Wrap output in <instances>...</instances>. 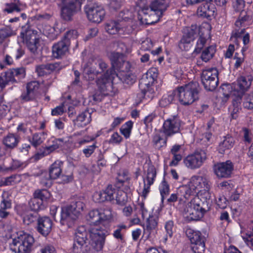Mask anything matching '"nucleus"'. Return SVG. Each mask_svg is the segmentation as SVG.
Here are the masks:
<instances>
[{
  "instance_id": "33",
  "label": "nucleus",
  "mask_w": 253,
  "mask_h": 253,
  "mask_svg": "<svg viewBox=\"0 0 253 253\" xmlns=\"http://www.w3.org/2000/svg\"><path fill=\"white\" fill-rule=\"evenodd\" d=\"M2 200L0 204V218H6L10 214L8 210L11 208V202L7 198H5V194L2 195Z\"/></svg>"
},
{
  "instance_id": "9",
  "label": "nucleus",
  "mask_w": 253,
  "mask_h": 253,
  "mask_svg": "<svg viewBox=\"0 0 253 253\" xmlns=\"http://www.w3.org/2000/svg\"><path fill=\"white\" fill-rule=\"evenodd\" d=\"M181 126L182 122L177 116H172L165 120L161 130L165 137L163 142L166 143L168 138L177 133L181 138Z\"/></svg>"
},
{
  "instance_id": "47",
  "label": "nucleus",
  "mask_w": 253,
  "mask_h": 253,
  "mask_svg": "<svg viewBox=\"0 0 253 253\" xmlns=\"http://www.w3.org/2000/svg\"><path fill=\"white\" fill-rule=\"evenodd\" d=\"M133 123L131 121H128L123 125L120 128L121 133L126 138L129 137L132 128Z\"/></svg>"
},
{
  "instance_id": "6",
  "label": "nucleus",
  "mask_w": 253,
  "mask_h": 253,
  "mask_svg": "<svg viewBox=\"0 0 253 253\" xmlns=\"http://www.w3.org/2000/svg\"><path fill=\"white\" fill-rule=\"evenodd\" d=\"M34 242L33 236L20 232L18 236L12 240L9 248L14 253H30Z\"/></svg>"
},
{
  "instance_id": "17",
  "label": "nucleus",
  "mask_w": 253,
  "mask_h": 253,
  "mask_svg": "<svg viewBox=\"0 0 253 253\" xmlns=\"http://www.w3.org/2000/svg\"><path fill=\"white\" fill-rule=\"evenodd\" d=\"M84 9L87 18L92 22L98 23L101 22L105 15V11L103 7L95 3L86 5Z\"/></svg>"
},
{
  "instance_id": "8",
  "label": "nucleus",
  "mask_w": 253,
  "mask_h": 253,
  "mask_svg": "<svg viewBox=\"0 0 253 253\" xmlns=\"http://www.w3.org/2000/svg\"><path fill=\"white\" fill-rule=\"evenodd\" d=\"M78 37V32L76 30L67 31L63 39L52 46V55L54 58H59L65 55L69 50L70 41Z\"/></svg>"
},
{
  "instance_id": "36",
  "label": "nucleus",
  "mask_w": 253,
  "mask_h": 253,
  "mask_svg": "<svg viewBox=\"0 0 253 253\" xmlns=\"http://www.w3.org/2000/svg\"><path fill=\"white\" fill-rule=\"evenodd\" d=\"M157 225L158 217L153 215L149 216L147 220L146 227L144 228V232L148 233V237L157 228Z\"/></svg>"
},
{
  "instance_id": "19",
  "label": "nucleus",
  "mask_w": 253,
  "mask_h": 253,
  "mask_svg": "<svg viewBox=\"0 0 253 253\" xmlns=\"http://www.w3.org/2000/svg\"><path fill=\"white\" fill-rule=\"evenodd\" d=\"M111 217V213H105L101 212L98 210H95L89 212L87 219L90 222V224L99 225L100 224H104L106 220Z\"/></svg>"
},
{
  "instance_id": "61",
  "label": "nucleus",
  "mask_w": 253,
  "mask_h": 253,
  "mask_svg": "<svg viewBox=\"0 0 253 253\" xmlns=\"http://www.w3.org/2000/svg\"><path fill=\"white\" fill-rule=\"evenodd\" d=\"M245 6V1L244 0H236L233 4V8L237 12L245 11L244 8Z\"/></svg>"
},
{
  "instance_id": "52",
  "label": "nucleus",
  "mask_w": 253,
  "mask_h": 253,
  "mask_svg": "<svg viewBox=\"0 0 253 253\" xmlns=\"http://www.w3.org/2000/svg\"><path fill=\"white\" fill-rule=\"evenodd\" d=\"M29 206L32 211H38L42 206V200L37 199L34 197L29 201Z\"/></svg>"
},
{
  "instance_id": "15",
  "label": "nucleus",
  "mask_w": 253,
  "mask_h": 253,
  "mask_svg": "<svg viewBox=\"0 0 253 253\" xmlns=\"http://www.w3.org/2000/svg\"><path fill=\"white\" fill-rule=\"evenodd\" d=\"M199 31L196 25H192L184 30V34L178 43L179 48L182 51H189L192 47L191 42L194 40Z\"/></svg>"
},
{
  "instance_id": "34",
  "label": "nucleus",
  "mask_w": 253,
  "mask_h": 253,
  "mask_svg": "<svg viewBox=\"0 0 253 253\" xmlns=\"http://www.w3.org/2000/svg\"><path fill=\"white\" fill-rule=\"evenodd\" d=\"M252 80L249 77H241L238 80L236 88L240 92H245L251 85Z\"/></svg>"
},
{
  "instance_id": "29",
  "label": "nucleus",
  "mask_w": 253,
  "mask_h": 253,
  "mask_svg": "<svg viewBox=\"0 0 253 253\" xmlns=\"http://www.w3.org/2000/svg\"><path fill=\"white\" fill-rule=\"evenodd\" d=\"M91 121V114L86 110L79 114L74 120V124L78 127H83L88 125Z\"/></svg>"
},
{
  "instance_id": "23",
  "label": "nucleus",
  "mask_w": 253,
  "mask_h": 253,
  "mask_svg": "<svg viewBox=\"0 0 253 253\" xmlns=\"http://www.w3.org/2000/svg\"><path fill=\"white\" fill-rule=\"evenodd\" d=\"M156 176V171L154 166H150L147 170V176L143 178L144 187L142 192V196L146 198L150 192V187L154 183Z\"/></svg>"
},
{
  "instance_id": "56",
  "label": "nucleus",
  "mask_w": 253,
  "mask_h": 253,
  "mask_svg": "<svg viewBox=\"0 0 253 253\" xmlns=\"http://www.w3.org/2000/svg\"><path fill=\"white\" fill-rule=\"evenodd\" d=\"M58 142H63V139L61 138L56 139L53 141V144L50 146L44 148V152L47 153V155L53 152L56 149L59 147V144L58 143Z\"/></svg>"
},
{
  "instance_id": "37",
  "label": "nucleus",
  "mask_w": 253,
  "mask_h": 253,
  "mask_svg": "<svg viewBox=\"0 0 253 253\" xmlns=\"http://www.w3.org/2000/svg\"><path fill=\"white\" fill-rule=\"evenodd\" d=\"M250 16L248 15L246 11H242L239 15L238 19L236 21L235 25L237 27H246L251 21Z\"/></svg>"
},
{
  "instance_id": "30",
  "label": "nucleus",
  "mask_w": 253,
  "mask_h": 253,
  "mask_svg": "<svg viewBox=\"0 0 253 253\" xmlns=\"http://www.w3.org/2000/svg\"><path fill=\"white\" fill-rule=\"evenodd\" d=\"M178 190L183 203L185 202L184 199L188 200L191 196L195 195L197 193L190 182L188 185L180 186Z\"/></svg>"
},
{
  "instance_id": "25",
  "label": "nucleus",
  "mask_w": 253,
  "mask_h": 253,
  "mask_svg": "<svg viewBox=\"0 0 253 253\" xmlns=\"http://www.w3.org/2000/svg\"><path fill=\"white\" fill-rule=\"evenodd\" d=\"M216 10L213 3L207 2L198 7L197 13L199 16L209 18L216 15Z\"/></svg>"
},
{
  "instance_id": "54",
  "label": "nucleus",
  "mask_w": 253,
  "mask_h": 253,
  "mask_svg": "<svg viewBox=\"0 0 253 253\" xmlns=\"http://www.w3.org/2000/svg\"><path fill=\"white\" fill-rule=\"evenodd\" d=\"M126 226L125 225H119L117 226L116 229L114 231L113 236L117 239L123 240V234L126 230Z\"/></svg>"
},
{
  "instance_id": "32",
  "label": "nucleus",
  "mask_w": 253,
  "mask_h": 253,
  "mask_svg": "<svg viewBox=\"0 0 253 253\" xmlns=\"http://www.w3.org/2000/svg\"><path fill=\"white\" fill-rule=\"evenodd\" d=\"M189 204H192V207L198 211L202 212V215L209 210L206 200L202 201L198 197L193 198Z\"/></svg>"
},
{
  "instance_id": "59",
  "label": "nucleus",
  "mask_w": 253,
  "mask_h": 253,
  "mask_svg": "<svg viewBox=\"0 0 253 253\" xmlns=\"http://www.w3.org/2000/svg\"><path fill=\"white\" fill-rule=\"evenodd\" d=\"M131 65L130 63L124 59L122 62L121 64H119L116 69L123 72H127L129 71Z\"/></svg>"
},
{
  "instance_id": "21",
  "label": "nucleus",
  "mask_w": 253,
  "mask_h": 253,
  "mask_svg": "<svg viewBox=\"0 0 253 253\" xmlns=\"http://www.w3.org/2000/svg\"><path fill=\"white\" fill-rule=\"evenodd\" d=\"M63 165V162L57 160L54 162L49 169V175L47 181L42 180V183L46 186H50L51 185V179H55L59 177L62 172L61 166Z\"/></svg>"
},
{
  "instance_id": "40",
  "label": "nucleus",
  "mask_w": 253,
  "mask_h": 253,
  "mask_svg": "<svg viewBox=\"0 0 253 253\" xmlns=\"http://www.w3.org/2000/svg\"><path fill=\"white\" fill-rule=\"evenodd\" d=\"M157 69L151 68L148 70L146 75V79H143L145 85H150L153 84L157 77Z\"/></svg>"
},
{
  "instance_id": "45",
  "label": "nucleus",
  "mask_w": 253,
  "mask_h": 253,
  "mask_svg": "<svg viewBox=\"0 0 253 253\" xmlns=\"http://www.w3.org/2000/svg\"><path fill=\"white\" fill-rule=\"evenodd\" d=\"M40 218H41V216L37 212L29 213L23 217V222L27 225L35 223L36 222L37 223Z\"/></svg>"
},
{
  "instance_id": "35",
  "label": "nucleus",
  "mask_w": 253,
  "mask_h": 253,
  "mask_svg": "<svg viewBox=\"0 0 253 253\" xmlns=\"http://www.w3.org/2000/svg\"><path fill=\"white\" fill-rule=\"evenodd\" d=\"M234 142V138L231 136L229 135L225 136L224 139L219 145L218 150L219 153L223 154L226 150L231 148L233 146Z\"/></svg>"
},
{
  "instance_id": "46",
  "label": "nucleus",
  "mask_w": 253,
  "mask_h": 253,
  "mask_svg": "<svg viewBox=\"0 0 253 253\" xmlns=\"http://www.w3.org/2000/svg\"><path fill=\"white\" fill-rule=\"evenodd\" d=\"M115 201L118 205H125L127 201V196L126 192L122 190H118L116 193Z\"/></svg>"
},
{
  "instance_id": "50",
  "label": "nucleus",
  "mask_w": 253,
  "mask_h": 253,
  "mask_svg": "<svg viewBox=\"0 0 253 253\" xmlns=\"http://www.w3.org/2000/svg\"><path fill=\"white\" fill-rule=\"evenodd\" d=\"M36 96L35 94L26 89L22 92L20 98L23 102H28L35 100Z\"/></svg>"
},
{
  "instance_id": "16",
  "label": "nucleus",
  "mask_w": 253,
  "mask_h": 253,
  "mask_svg": "<svg viewBox=\"0 0 253 253\" xmlns=\"http://www.w3.org/2000/svg\"><path fill=\"white\" fill-rule=\"evenodd\" d=\"M185 234L191 243L192 251L199 250L200 253L205 249V238L202 233L198 231H195L191 228H187Z\"/></svg>"
},
{
  "instance_id": "64",
  "label": "nucleus",
  "mask_w": 253,
  "mask_h": 253,
  "mask_svg": "<svg viewBox=\"0 0 253 253\" xmlns=\"http://www.w3.org/2000/svg\"><path fill=\"white\" fill-rule=\"evenodd\" d=\"M245 107L248 109L253 108V93L248 95L244 102Z\"/></svg>"
},
{
  "instance_id": "5",
  "label": "nucleus",
  "mask_w": 253,
  "mask_h": 253,
  "mask_svg": "<svg viewBox=\"0 0 253 253\" xmlns=\"http://www.w3.org/2000/svg\"><path fill=\"white\" fill-rule=\"evenodd\" d=\"M200 87L197 82H191L179 86L173 91L174 95L178 97L180 103L189 105L199 99Z\"/></svg>"
},
{
  "instance_id": "49",
  "label": "nucleus",
  "mask_w": 253,
  "mask_h": 253,
  "mask_svg": "<svg viewBox=\"0 0 253 253\" xmlns=\"http://www.w3.org/2000/svg\"><path fill=\"white\" fill-rule=\"evenodd\" d=\"M105 194L106 201H115V198L116 195V189L112 187V185H109L106 189L104 190Z\"/></svg>"
},
{
  "instance_id": "28",
  "label": "nucleus",
  "mask_w": 253,
  "mask_h": 253,
  "mask_svg": "<svg viewBox=\"0 0 253 253\" xmlns=\"http://www.w3.org/2000/svg\"><path fill=\"white\" fill-rule=\"evenodd\" d=\"M20 137L15 133H9L2 138V144L7 149L12 150L18 146Z\"/></svg>"
},
{
  "instance_id": "13",
  "label": "nucleus",
  "mask_w": 253,
  "mask_h": 253,
  "mask_svg": "<svg viewBox=\"0 0 253 253\" xmlns=\"http://www.w3.org/2000/svg\"><path fill=\"white\" fill-rule=\"evenodd\" d=\"M20 36L29 50L32 53L36 54L40 45V40L37 35V31L28 27L23 29Z\"/></svg>"
},
{
  "instance_id": "57",
  "label": "nucleus",
  "mask_w": 253,
  "mask_h": 253,
  "mask_svg": "<svg viewBox=\"0 0 253 253\" xmlns=\"http://www.w3.org/2000/svg\"><path fill=\"white\" fill-rule=\"evenodd\" d=\"M206 42L207 39L205 38L200 36L197 42L196 46L193 53L196 54L200 53Z\"/></svg>"
},
{
  "instance_id": "43",
  "label": "nucleus",
  "mask_w": 253,
  "mask_h": 253,
  "mask_svg": "<svg viewBox=\"0 0 253 253\" xmlns=\"http://www.w3.org/2000/svg\"><path fill=\"white\" fill-rule=\"evenodd\" d=\"M44 132L35 133H34L31 139H29L32 146L37 147L40 146L44 140Z\"/></svg>"
},
{
  "instance_id": "18",
  "label": "nucleus",
  "mask_w": 253,
  "mask_h": 253,
  "mask_svg": "<svg viewBox=\"0 0 253 253\" xmlns=\"http://www.w3.org/2000/svg\"><path fill=\"white\" fill-rule=\"evenodd\" d=\"M233 170V165L230 161L218 163L213 166V171L218 178H228L230 177Z\"/></svg>"
},
{
  "instance_id": "7",
  "label": "nucleus",
  "mask_w": 253,
  "mask_h": 253,
  "mask_svg": "<svg viewBox=\"0 0 253 253\" xmlns=\"http://www.w3.org/2000/svg\"><path fill=\"white\" fill-rule=\"evenodd\" d=\"M90 233L84 226L79 227L75 233L74 243L73 246V252L76 253H90V247L87 243L88 242V236Z\"/></svg>"
},
{
  "instance_id": "27",
  "label": "nucleus",
  "mask_w": 253,
  "mask_h": 253,
  "mask_svg": "<svg viewBox=\"0 0 253 253\" xmlns=\"http://www.w3.org/2000/svg\"><path fill=\"white\" fill-rule=\"evenodd\" d=\"M183 216L188 221L198 220L202 217V212L197 211L192 207V204L188 203L183 209Z\"/></svg>"
},
{
  "instance_id": "60",
  "label": "nucleus",
  "mask_w": 253,
  "mask_h": 253,
  "mask_svg": "<svg viewBox=\"0 0 253 253\" xmlns=\"http://www.w3.org/2000/svg\"><path fill=\"white\" fill-rule=\"evenodd\" d=\"M39 83L37 81H32L27 84L26 89L37 95V91L39 88Z\"/></svg>"
},
{
  "instance_id": "12",
  "label": "nucleus",
  "mask_w": 253,
  "mask_h": 253,
  "mask_svg": "<svg viewBox=\"0 0 253 253\" xmlns=\"http://www.w3.org/2000/svg\"><path fill=\"white\" fill-rule=\"evenodd\" d=\"M218 71L215 68L204 70L201 74V81L205 89L212 91L217 87L218 81Z\"/></svg>"
},
{
  "instance_id": "2",
  "label": "nucleus",
  "mask_w": 253,
  "mask_h": 253,
  "mask_svg": "<svg viewBox=\"0 0 253 253\" xmlns=\"http://www.w3.org/2000/svg\"><path fill=\"white\" fill-rule=\"evenodd\" d=\"M124 59L125 56L122 53H117L115 51L110 53V59L112 67L96 81L97 85L101 91H109L112 89V82L115 79V77H118V74L115 69L119 64H121Z\"/></svg>"
},
{
  "instance_id": "58",
  "label": "nucleus",
  "mask_w": 253,
  "mask_h": 253,
  "mask_svg": "<svg viewBox=\"0 0 253 253\" xmlns=\"http://www.w3.org/2000/svg\"><path fill=\"white\" fill-rule=\"evenodd\" d=\"M104 191L95 192L92 196L93 200L96 203H102L106 201Z\"/></svg>"
},
{
  "instance_id": "53",
  "label": "nucleus",
  "mask_w": 253,
  "mask_h": 253,
  "mask_svg": "<svg viewBox=\"0 0 253 253\" xmlns=\"http://www.w3.org/2000/svg\"><path fill=\"white\" fill-rule=\"evenodd\" d=\"M160 191L162 197V202H163L165 197L169 195V185L166 181H163L160 187Z\"/></svg>"
},
{
  "instance_id": "3",
  "label": "nucleus",
  "mask_w": 253,
  "mask_h": 253,
  "mask_svg": "<svg viewBox=\"0 0 253 253\" xmlns=\"http://www.w3.org/2000/svg\"><path fill=\"white\" fill-rule=\"evenodd\" d=\"M124 59L125 56L122 53H117L115 51L110 53V59L112 67L96 81L97 85L101 91H109L112 89V82L115 79V77H118V74L115 69L119 64H121Z\"/></svg>"
},
{
  "instance_id": "14",
  "label": "nucleus",
  "mask_w": 253,
  "mask_h": 253,
  "mask_svg": "<svg viewBox=\"0 0 253 253\" xmlns=\"http://www.w3.org/2000/svg\"><path fill=\"white\" fill-rule=\"evenodd\" d=\"M207 159V155L206 151L201 149L186 156L183 159V163L187 168L190 169H196L200 168Z\"/></svg>"
},
{
  "instance_id": "4",
  "label": "nucleus",
  "mask_w": 253,
  "mask_h": 253,
  "mask_svg": "<svg viewBox=\"0 0 253 253\" xmlns=\"http://www.w3.org/2000/svg\"><path fill=\"white\" fill-rule=\"evenodd\" d=\"M84 207V199L83 197L75 199L70 205L62 209L61 224L63 225H67L68 227H71Z\"/></svg>"
},
{
  "instance_id": "62",
  "label": "nucleus",
  "mask_w": 253,
  "mask_h": 253,
  "mask_svg": "<svg viewBox=\"0 0 253 253\" xmlns=\"http://www.w3.org/2000/svg\"><path fill=\"white\" fill-rule=\"evenodd\" d=\"M174 95V94L173 92L172 94L168 95V96L163 97L160 101V105L162 107H166L168 105L170 104L173 100Z\"/></svg>"
},
{
  "instance_id": "41",
  "label": "nucleus",
  "mask_w": 253,
  "mask_h": 253,
  "mask_svg": "<svg viewBox=\"0 0 253 253\" xmlns=\"http://www.w3.org/2000/svg\"><path fill=\"white\" fill-rule=\"evenodd\" d=\"M21 3L19 0H14V2L6 3L5 4V7L3 9L4 12L11 13L13 12H20L21 10Z\"/></svg>"
},
{
  "instance_id": "38",
  "label": "nucleus",
  "mask_w": 253,
  "mask_h": 253,
  "mask_svg": "<svg viewBox=\"0 0 253 253\" xmlns=\"http://www.w3.org/2000/svg\"><path fill=\"white\" fill-rule=\"evenodd\" d=\"M216 49L214 46H210L205 48L202 52L201 58L204 62H208L210 60L215 53Z\"/></svg>"
},
{
  "instance_id": "48",
  "label": "nucleus",
  "mask_w": 253,
  "mask_h": 253,
  "mask_svg": "<svg viewBox=\"0 0 253 253\" xmlns=\"http://www.w3.org/2000/svg\"><path fill=\"white\" fill-rule=\"evenodd\" d=\"M34 197L42 201V204L44 201H46L50 197V194L46 190H36L34 194Z\"/></svg>"
},
{
  "instance_id": "44",
  "label": "nucleus",
  "mask_w": 253,
  "mask_h": 253,
  "mask_svg": "<svg viewBox=\"0 0 253 253\" xmlns=\"http://www.w3.org/2000/svg\"><path fill=\"white\" fill-rule=\"evenodd\" d=\"M122 25L117 21H111L108 23L105 27L106 31L110 34H115L121 28Z\"/></svg>"
},
{
  "instance_id": "11",
  "label": "nucleus",
  "mask_w": 253,
  "mask_h": 253,
  "mask_svg": "<svg viewBox=\"0 0 253 253\" xmlns=\"http://www.w3.org/2000/svg\"><path fill=\"white\" fill-rule=\"evenodd\" d=\"M109 234L107 228L105 226H96L93 228L89 234L92 247L97 252L102 250L105 244L106 237Z\"/></svg>"
},
{
  "instance_id": "42",
  "label": "nucleus",
  "mask_w": 253,
  "mask_h": 253,
  "mask_svg": "<svg viewBox=\"0 0 253 253\" xmlns=\"http://www.w3.org/2000/svg\"><path fill=\"white\" fill-rule=\"evenodd\" d=\"M97 76V74L95 73V70L90 63L84 67L83 71V76L86 80L92 81L94 80L95 77Z\"/></svg>"
},
{
  "instance_id": "1",
  "label": "nucleus",
  "mask_w": 253,
  "mask_h": 253,
  "mask_svg": "<svg viewBox=\"0 0 253 253\" xmlns=\"http://www.w3.org/2000/svg\"><path fill=\"white\" fill-rule=\"evenodd\" d=\"M146 0H141L138 2L140 9L138 12V18L142 24L146 25L158 22L169 3V0H154L150 5H146Z\"/></svg>"
},
{
  "instance_id": "55",
  "label": "nucleus",
  "mask_w": 253,
  "mask_h": 253,
  "mask_svg": "<svg viewBox=\"0 0 253 253\" xmlns=\"http://www.w3.org/2000/svg\"><path fill=\"white\" fill-rule=\"evenodd\" d=\"M22 179L21 176L19 174H14L5 178L6 185H12L18 183Z\"/></svg>"
},
{
  "instance_id": "39",
  "label": "nucleus",
  "mask_w": 253,
  "mask_h": 253,
  "mask_svg": "<svg viewBox=\"0 0 253 253\" xmlns=\"http://www.w3.org/2000/svg\"><path fill=\"white\" fill-rule=\"evenodd\" d=\"M14 34L13 30L8 27L0 29V44L7 41L8 39Z\"/></svg>"
},
{
  "instance_id": "20",
  "label": "nucleus",
  "mask_w": 253,
  "mask_h": 253,
  "mask_svg": "<svg viewBox=\"0 0 253 253\" xmlns=\"http://www.w3.org/2000/svg\"><path fill=\"white\" fill-rule=\"evenodd\" d=\"M26 75L25 69L23 67L12 69L5 72L3 78L7 84L9 82L16 83Z\"/></svg>"
},
{
  "instance_id": "31",
  "label": "nucleus",
  "mask_w": 253,
  "mask_h": 253,
  "mask_svg": "<svg viewBox=\"0 0 253 253\" xmlns=\"http://www.w3.org/2000/svg\"><path fill=\"white\" fill-rule=\"evenodd\" d=\"M90 65L95 70V73L97 74H101L104 73L103 75L106 72L108 69L107 64L102 59H92V61L90 62Z\"/></svg>"
},
{
  "instance_id": "63",
  "label": "nucleus",
  "mask_w": 253,
  "mask_h": 253,
  "mask_svg": "<svg viewBox=\"0 0 253 253\" xmlns=\"http://www.w3.org/2000/svg\"><path fill=\"white\" fill-rule=\"evenodd\" d=\"M128 52V48L124 42H118L117 43L116 51L115 52L122 53L124 56L125 54Z\"/></svg>"
},
{
  "instance_id": "24",
  "label": "nucleus",
  "mask_w": 253,
  "mask_h": 253,
  "mask_svg": "<svg viewBox=\"0 0 253 253\" xmlns=\"http://www.w3.org/2000/svg\"><path fill=\"white\" fill-rule=\"evenodd\" d=\"M190 182L196 191L202 189L208 191L211 188V182L206 177L194 175L191 178Z\"/></svg>"
},
{
  "instance_id": "26",
  "label": "nucleus",
  "mask_w": 253,
  "mask_h": 253,
  "mask_svg": "<svg viewBox=\"0 0 253 253\" xmlns=\"http://www.w3.org/2000/svg\"><path fill=\"white\" fill-rule=\"evenodd\" d=\"M60 69V64L56 62L38 65L36 66V71L39 76H43L45 75L50 74L54 71Z\"/></svg>"
},
{
  "instance_id": "51",
  "label": "nucleus",
  "mask_w": 253,
  "mask_h": 253,
  "mask_svg": "<svg viewBox=\"0 0 253 253\" xmlns=\"http://www.w3.org/2000/svg\"><path fill=\"white\" fill-rule=\"evenodd\" d=\"M117 78L122 81L123 83L128 85L132 84L136 81L135 76L130 73H126L123 75L122 78L118 76Z\"/></svg>"
},
{
  "instance_id": "22",
  "label": "nucleus",
  "mask_w": 253,
  "mask_h": 253,
  "mask_svg": "<svg viewBox=\"0 0 253 253\" xmlns=\"http://www.w3.org/2000/svg\"><path fill=\"white\" fill-rule=\"evenodd\" d=\"M52 225V221L49 217L42 216L38 220L36 229L39 233L46 237L51 231Z\"/></svg>"
},
{
  "instance_id": "10",
  "label": "nucleus",
  "mask_w": 253,
  "mask_h": 253,
  "mask_svg": "<svg viewBox=\"0 0 253 253\" xmlns=\"http://www.w3.org/2000/svg\"><path fill=\"white\" fill-rule=\"evenodd\" d=\"M83 0H62L61 16L66 21H70L73 16L81 10Z\"/></svg>"
}]
</instances>
